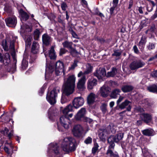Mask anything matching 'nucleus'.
Masks as SVG:
<instances>
[{"instance_id": "f3484780", "label": "nucleus", "mask_w": 157, "mask_h": 157, "mask_svg": "<svg viewBox=\"0 0 157 157\" xmlns=\"http://www.w3.org/2000/svg\"><path fill=\"white\" fill-rule=\"evenodd\" d=\"M98 81L93 78H89L87 82V87L88 90L92 89L97 84Z\"/></svg>"}, {"instance_id": "dca6fc26", "label": "nucleus", "mask_w": 157, "mask_h": 157, "mask_svg": "<svg viewBox=\"0 0 157 157\" xmlns=\"http://www.w3.org/2000/svg\"><path fill=\"white\" fill-rule=\"evenodd\" d=\"M94 75L98 79H100L104 77L106 75L105 70L103 68H99L96 70V72L94 73Z\"/></svg>"}, {"instance_id": "2f4dec72", "label": "nucleus", "mask_w": 157, "mask_h": 157, "mask_svg": "<svg viewBox=\"0 0 157 157\" xmlns=\"http://www.w3.org/2000/svg\"><path fill=\"white\" fill-rule=\"evenodd\" d=\"M147 89L150 92L153 93L157 92V86L156 85H154L148 86Z\"/></svg>"}, {"instance_id": "052dcab7", "label": "nucleus", "mask_w": 157, "mask_h": 157, "mask_svg": "<svg viewBox=\"0 0 157 157\" xmlns=\"http://www.w3.org/2000/svg\"><path fill=\"white\" fill-rule=\"evenodd\" d=\"M133 49L134 51V52L136 54H138L139 53V51L136 45L134 46L133 47Z\"/></svg>"}, {"instance_id": "680f3d73", "label": "nucleus", "mask_w": 157, "mask_h": 157, "mask_svg": "<svg viewBox=\"0 0 157 157\" xmlns=\"http://www.w3.org/2000/svg\"><path fill=\"white\" fill-rule=\"evenodd\" d=\"M4 151H5V152L8 154H9L10 153V152L9 151V149L8 148L6 147V146H5L4 147Z\"/></svg>"}, {"instance_id": "13d9d810", "label": "nucleus", "mask_w": 157, "mask_h": 157, "mask_svg": "<svg viewBox=\"0 0 157 157\" xmlns=\"http://www.w3.org/2000/svg\"><path fill=\"white\" fill-rule=\"evenodd\" d=\"M67 101V100L66 99L65 97L64 96L62 95L61 97V103L62 104L65 103Z\"/></svg>"}, {"instance_id": "a211bd4d", "label": "nucleus", "mask_w": 157, "mask_h": 157, "mask_svg": "<svg viewBox=\"0 0 157 157\" xmlns=\"http://www.w3.org/2000/svg\"><path fill=\"white\" fill-rule=\"evenodd\" d=\"M140 117L142 120L146 123L151 122L152 119L151 115L148 113H143L140 115Z\"/></svg>"}, {"instance_id": "412c9836", "label": "nucleus", "mask_w": 157, "mask_h": 157, "mask_svg": "<svg viewBox=\"0 0 157 157\" xmlns=\"http://www.w3.org/2000/svg\"><path fill=\"white\" fill-rule=\"evenodd\" d=\"M39 48V44L36 42H33L32 46V52L34 54L37 53L38 52Z\"/></svg>"}, {"instance_id": "6e6552de", "label": "nucleus", "mask_w": 157, "mask_h": 157, "mask_svg": "<svg viewBox=\"0 0 157 157\" xmlns=\"http://www.w3.org/2000/svg\"><path fill=\"white\" fill-rule=\"evenodd\" d=\"M145 63L141 60H136L132 62L130 65V67L132 70H135L144 66Z\"/></svg>"}, {"instance_id": "bb28decb", "label": "nucleus", "mask_w": 157, "mask_h": 157, "mask_svg": "<svg viewBox=\"0 0 157 157\" xmlns=\"http://www.w3.org/2000/svg\"><path fill=\"white\" fill-rule=\"evenodd\" d=\"M49 56L51 59H55L56 57V55L55 54L54 47L52 46L51 49L48 52Z\"/></svg>"}, {"instance_id": "f8f14e48", "label": "nucleus", "mask_w": 157, "mask_h": 157, "mask_svg": "<svg viewBox=\"0 0 157 157\" xmlns=\"http://www.w3.org/2000/svg\"><path fill=\"white\" fill-rule=\"evenodd\" d=\"M123 137V134L122 133H119L115 136H111L108 138V142L114 141L116 143H117L121 140Z\"/></svg>"}, {"instance_id": "3c124183", "label": "nucleus", "mask_w": 157, "mask_h": 157, "mask_svg": "<svg viewBox=\"0 0 157 157\" xmlns=\"http://www.w3.org/2000/svg\"><path fill=\"white\" fill-rule=\"evenodd\" d=\"M121 54V52L119 51L116 50L114 51V53L112 54V56L118 57L120 56Z\"/></svg>"}, {"instance_id": "b1692460", "label": "nucleus", "mask_w": 157, "mask_h": 157, "mask_svg": "<svg viewBox=\"0 0 157 157\" xmlns=\"http://www.w3.org/2000/svg\"><path fill=\"white\" fill-rule=\"evenodd\" d=\"M133 89V87L131 85H124L121 88V90L124 93L130 92Z\"/></svg>"}, {"instance_id": "393cba45", "label": "nucleus", "mask_w": 157, "mask_h": 157, "mask_svg": "<svg viewBox=\"0 0 157 157\" xmlns=\"http://www.w3.org/2000/svg\"><path fill=\"white\" fill-rule=\"evenodd\" d=\"M106 132V130L105 129H100L98 130V135L100 139L102 140L104 138Z\"/></svg>"}, {"instance_id": "4468645a", "label": "nucleus", "mask_w": 157, "mask_h": 157, "mask_svg": "<svg viewBox=\"0 0 157 157\" xmlns=\"http://www.w3.org/2000/svg\"><path fill=\"white\" fill-rule=\"evenodd\" d=\"M100 93L101 96L104 98L107 97L109 92V88L107 86L103 85L100 89Z\"/></svg>"}, {"instance_id": "423d86ee", "label": "nucleus", "mask_w": 157, "mask_h": 157, "mask_svg": "<svg viewBox=\"0 0 157 157\" xmlns=\"http://www.w3.org/2000/svg\"><path fill=\"white\" fill-rule=\"evenodd\" d=\"M63 66V63L60 61H58L56 63L55 70V73L56 75L57 76L61 75L63 72V75H65Z\"/></svg>"}, {"instance_id": "7c9ffc66", "label": "nucleus", "mask_w": 157, "mask_h": 157, "mask_svg": "<svg viewBox=\"0 0 157 157\" xmlns=\"http://www.w3.org/2000/svg\"><path fill=\"white\" fill-rule=\"evenodd\" d=\"M130 103V102L126 100H125L124 102H122L121 104L118 105L119 108L121 109H124L126 106L128 105V104Z\"/></svg>"}, {"instance_id": "c9c22d12", "label": "nucleus", "mask_w": 157, "mask_h": 157, "mask_svg": "<svg viewBox=\"0 0 157 157\" xmlns=\"http://www.w3.org/2000/svg\"><path fill=\"white\" fill-rule=\"evenodd\" d=\"M4 10L6 12L8 13H10L12 12L11 6L7 4L5 5Z\"/></svg>"}, {"instance_id": "338daca9", "label": "nucleus", "mask_w": 157, "mask_h": 157, "mask_svg": "<svg viewBox=\"0 0 157 157\" xmlns=\"http://www.w3.org/2000/svg\"><path fill=\"white\" fill-rule=\"evenodd\" d=\"M13 132H10L8 134H7V136L8 137V138H9V139H10L11 138V137H12V136H13Z\"/></svg>"}, {"instance_id": "f03ea898", "label": "nucleus", "mask_w": 157, "mask_h": 157, "mask_svg": "<svg viewBox=\"0 0 157 157\" xmlns=\"http://www.w3.org/2000/svg\"><path fill=\"white\" fill-rule=\"evenodd\" d=\"M75 140L72 137L66 138L62 142L61 147L64 151L67 152L74 151L75 149Z\"/></svg>"}, {"instance_id": "6e6d98bb", "label": "nucleus", "mask_w": 157, "mask_h": 157, "mask_svg": "<svg viewBox=\"0 0 157 157\" xmlns=\"http://www.w3.org/2000/svg\"><path fill=\"white\" fill-rule=\"evenodd\" d=\"M157 17V8H156V10L155 11V13L151 17V19L152 20H154Z\"/></svg>"}, {"instance_id": "a878e982", "label": "nucleus", "mask_w": 157, "mask_h": 157, "mask_svg": "<svg viewBox=\"0 0 157 157\" xmlns=\"http://www.w3.org/2000/svg\"><path fill=\"white\" fill-rule=\"evenodd\" d=\"M73 105L70 104L67 106L63 110V113L64 115H67L69 112L73 110Z\"/></svg>"}, {"instance_id": "58836bf2", "label": "nucleus", "mask_w": 157, "mask_h": 157, "mask_svg": "<svg viewBox=\"0 0 157 157\" xmlns=\"http://www.w3.org/2000/svg\"><path fill=\"white\" fill-rule=\"evenodd\" d=\"M69 50L71 54L73 56H75L78 53V52L75 49L73 48L72 47L70 48Z\"/></svg>"}, {"instance_id": "bf43d9fd", "label": "nucleus", "mask_w": 157, "mask_h": 157, "mask_svg": "<svg viewBox=\"0 0 157 157\" xmlns=\"http://www.w3.org/2000/svg\"><path fill=\"white\" fill-rule=\"evenodd\" d=\"M14 41H12L10 43V48L11 50L14 49Z\"/></svg>"}, {"instance_id": "473e14b6", "label": "nucleus", "mask_w": 157, "mask_h": 157, "mask_svg": "<svg viewBox=\"0 0 157 157\" xmlns=\"http://www.w3.org/2000/svg\"><path fill=\"white\" fill-rule=\"evenodd\" d=\"M117 72L116 68H113L111 71L108 72L107 76L108 77H113L116 74Z\"/></svg>"}, {"instance_id": "20e7f679", "label": "nucleus", "mask_w": 157, "mask_h": 157, "mask_svg": "<svg viewBox=\"0 0 157 157\" xmlns=\"http://www.w3.org/2000/svg\"><path fill=\"white\" fill-rule=\"evenodd\" d=\"M59 92V89L55 88L51 91L49 95L47 96V99L50 104L52 105L54 104L56 102V98Z\"/></svg>"}, {"instance_id": "e2e57ef3", "label": "nucleus", "mask_w": 157, "mask_h": 157, "mask_svg": "<svg viewBox=\"0 0 157 157\" xmlns=\"http://www.w3.org/2000/svg\"><path fill=\"white\" fill-rule=\"evenodd\" d=\"M153 7H153L152 6H147V10L149 12H151L153 10Z\"/></svg>"}, {"instance_id": "7ed1b4c3", "label": "nucleus", "mask_w": 157, "mask_h": 157, "mask_svg": "<svg viewBox=\"0 0 157 157\" xmlns=\"http://www.w3.org/2000/svg\"><path fill=\"white\" fill-rule=\"evenodd\" d=\"M92 68L90 67V68L85 71L84 73L82 71H80L78 74V77H80L81 76L82 77L78 80L77 83V88L79 90H82L85 88V83L86 81L85 75L86 74H88L91 72Z\"/></svg>"}, {"instance_id": "0e129e2a", "label": "nucleus", "mask_w": 157, "mask_h": 157, "mask_svg": "<svg viewBox=\"0 0 157 157\" xmlns=\"http://www.w3.org/2000/svg\"><path fill=\"white\" fill-rule=\"evenodd\" d=\"M133 4V1L132 0H130L129 2V7L128 8L130 9L132 7Z\"/></svg>"}, {"instance_id": "f257e3e1", "label": "nucleus", "mask_w": 157, "mask_h": 157, "mask_svg": "<svg viewBox=\"0 0 157 157\" xmlns=\"http://www.w3.org/2000/svg\"><path fill=\"white\" fill-rule=\"evenodd\" d=\"M75 77L74 75H68L67 79H64L63 94L68 96L72 94L75 87Z\"/></svg>"}, {"instance_id": "4d7b16f0", "label": "nucleus", "mask_w": 157, "mask_h": 157, "mask_svg": "<svg viewBox=\"0 0 157 157\" xmlns=\"http://www.w3.org/2000/svg\"><path fill=\"white\" fill-rule=\"evenodd\" d=\"M124 98V97L121 96H120L119 98L118 99L117 101V105H119V104L123 100Z\"/></svg>"}, {"instance_id": "49530a36", "label": "nucleus", "mask_w": 157, "mask_h": 157, "mask_svg": "<svg viewBox=\"0 0 157 157\" xmlns=\"http://www.w3.org/2000/svg\"><path fill=\"white\" fill-rule=\"evenodd\" d=\"M117 4H116L115 3H113V6L110 8V13L111 15L113 14V11L115 9V8L117 6Z\"/></svg>"}, {"instance_id": "37998d69", "label": "nucleus", "mask_w": 157, "mask_h": 157, "mask_svg": "<svg viewBox=\"0 0 157 157\" xmlns=\"http://www.w3.org/2000/svg\"><path fill=\"white\" fill-rule=\"evenodd\" d=\"M114 141H112L111 142H108L109 144V146L108 147V150H113L114 149V147L115 146V144L114 143Z\"/></svg>"}, {"instance_id": "cd10ccee", "label": "nucleus", "mask_w": 157, "mask_h": 157, "mask_svg": "<svg viewBox=\"0 0 157 157\" xmlns=\"http://www.w3.org/2000/svg\"><path fill=\"white\" fill-rule=\"evenodd\" d=\"M121 90L119 89H116L114 90L112 92L111 95V97L113 98H116L118 95H119V93Z\"/></svg>"}, {"instance_id": "c03bdc74", "label": "nucleus", "mask_w": 157, "mask_h": 157, "mask_svg": "<svg viewBox=\"0 0 157 157\" xmlns=\"http://www.w3.org/2000/svg\"><path fill=\"white\" fill-rule=\"evenodd\" d=\"M25 41L26 43H28V44L29 45H30L31 43L30 42L32 40V37L30 36H26L25 37Z\"/></svg>"}, {"instance_id": "5701e85b", "label": "nucleus", "mask_w": 157, "mask_h": 157, "mask_svg": "<svg viewBox=\"0 0 157 157\" xmlns=\"http://www.w3.org/2000/svg\"><path fill=\"white\" fill-rule=\"evenodd\" d=\"M32 27L31 25H25L22 27H21V33H23L26 32H30L31 31Z\"/></svg>"}, {"instance_id": "aec40b11", "label": "nucleus", "mask_w": 157, "mask_h": 157, "mask_svg": "<svg viewBox=\"0 0 157 157\" xmlns=\"http://www.w3.org/2000/svg\"><path fill=\"white\" fill-rule=\"evenodd\" d=\"M42 41L43 44L46 45L49 44L51 41V37L48 35L44 34L42 35Z\"/></svg>"}, {"instance_id": "1a4fd4ad", "label": "nucleus", "mask_w": 157, "mask_h": 157, "mask_svg": "<svg viewBox=\"0 0 157 157\" xmlns=\"http://www.w3.org/2000/svg\"><path fill=\"white\" fill-rule=\"evenodd\" d=\"M86 113V109L84 108H82L75 116V118L76 120L82 121L85 118Z\"/></svg>"}, {"instance_id": "a18cd8bd", "label": "nucleus", "mask_w": 157, "mask_h": 157, "mask_svg": "<svg viewBox=\"0 0 157 157\" xmlns=\"http://www.w3.org/2000/svg\"><path fill=\"white\" fill-rule=\"evenodd\" d=\"M2 45L4 50L8 51V48L7 45V43L6 41H3L2 43Z\"/></svg>"}, {"instance_id": "9b49d317", "label": "nucleus", "mask_w": 157, "mask_h": 157, "mask_svg": "<svg viewBox=\"0 0 157 157\" xmlns=\"http://www.w3.org/2000/svg\"><path fill=\"white\" fill-rule=\"evenodd\" d=\"M50 146L51 149L54 152L55 157H63L62 154L59 151V147L57 144H51Z\"/></svg>"}, {"instance_id": "f704fd0d", "label": "nucleus", "mask_w": 157, "mask_h": 157, "mask_svg": "<svg viewBox=\"0 0 157 157\" xmlns=\"http://www.w3.org/2000/svg\"><path fill=\"white\" fill-rule=\"evenodd\" d=\"M21 16L23 20L26 21L27 20L29 16V15L23 11L22 10L21 11Z\"/></svg>"}, {"instance_id": "72a5a7b5", "label": "nucleus", "mask_w": 157, "mask_h": 157, "mask_svg": "<svg viewBox=\"0 0 157 157\" xmlns=\"http://www.w3.org/2000/svg\"><path fill=\"white\" fill-rule=\"evenodd\" d=\"M143 134L145 136H151L152 135L153 130L151 129H147L142 131Z\"/></svg>"}, {"instance_id": "69168bd1", "label": "nucleus", "mask_w": 157, "mask_h": 157, "mask_svg": "<svg viewBox=\"0 0 157 157\" xmlns=\"http://www.w3.org/2000/svg\"><path fill=\"white\" fill-rule=\"evenodd\" d=\"M11 50L12 51V52L11 53V55L13 56V58H15V50H14V49Z\"/></svg>"}, {"instance_id": "ea45409f", "label": "nucleus", "mask_w": 157, "mask_h": 157, "mask_svg": "<svg viewBox=\"0 0 157 157\" xmlns=\"http://www.w3.org/2000/svg\"><path fill=\"white\" fill-rule=\"evenodd\" d=\"M99 146L97 143H95L94 144V146L92 149V152L93 154H95L98 150Z\"/></svg>"}, {"instance_id": "5fc2aeb1", "label": "nucleus", "mask_w": 157, "mask_h": 157, "mask_svg": "<svg viewBox=\"0 0 157 157\" xmlns=\"http://www.w3.org/2000/svg\"><path fill=\"white\" fill-rule=\"evenodd\" d=\"M82 121H83L89 123H90L93 120L92 119L86 117H85V118Z\"/></svg>"}, {"instance_id": "2eb2a0df", "label": "nucleus", "mask_w": 157, "mask_h": 157, "mask_svg": "<svg viewBox=\"0 0 157 157\" xmlns=\"http://www.w3.org/2000/svg\"><path fill=\"white\" fill-rule=\"evenodd\" d=\"M5 21L7 26L14 27L17 24V20L15 17H9L5 19Z\"/></svg>"}, {"instance_id": "0eeeda50", "label": "nucleus", "mask_w": 157, "mask_h": 157, "mask_svg": "<svg viewBox=\"0 0 157 157\" xmlns=\"http://www.w3.org/2000/svg\"><path fill=\"white\" fill-rule=\"evenodd\" d=\"M85 102L83 98L81 96L75 97L73 101L74 108L77 109L83 105Z\"/></svg>"}, {"instance_id": "603ef678", "label": "nucleus", "mask_w": 157, "mask_h": 157, "mask_svg": "<svg viewBox=\"0 0 157 157\" xmlns=\"http://www.w3.org/2000/svg\"><path fill=\"white\" fill-rule=\"evenodd\" d=\"M67 50L63 48H61L60 50L59 55L61 56L63 54L67 52Z\"/></svg>"}, {"instance_id": "4be33fe9", "label": "nucleus", "mask_w": 157, "mask_h": 157, "mask_svg": "<svg viewBox=\"0 0 157 157\" xmlns=\"http://www.w3.org/2000/svg\"><path fill=\"white\" fill-rule=\"evenodd\" d=\"M95 95L93 93H91L88 96L87 98V102L89 104H93L94 101Z\"/></svg>"}, {"instance_id": "39448f33", "label": "nucleus", "mask_w": 157, "mask_h": 157, "mask_svg": "<svg viewBox=\"0 0 157 157\" xmlns=\"http://www.w3.org/2000/svg\"><path fill=\"white\" fill-rule=\"evenodd\" d=\"M84 129L83 127L80 124L75 125L72 130L73 135L76 137H81L83 133Z\"/></svg>"}, {"instance_id": "774afa93", "label": "nucleus", "mask_w": 157, "mask_h": 157, "mask_svg": "<svg viewBox=\"0 0 157 157\" xmlns=\"http://www.w3.org/2000/svg\"><path fill=\"white\" fill-rule=\"evenodd\" d=\"M152 75L154 77H157V70L152 74Z\"/></svg>"}, {"instance_id": "79ce46f5", "label": "nucleus", "mask_w": 157, "mask_h": 157, "mask_svg": "<svg viewBox=\"0 0 157 157\" xmlns=\"http://www.w3.org/2000/svg\"><path fill=\"white\" fill-rule=\"evenodd\" d=\"M147 49L150 51L155 48V45L153 43H149V44L147 45Z\"/></svg>"}, {"instance_id": "c85d7f7f", "label": "nucleus", "mask_w": 157, "mask_h": 157, "mask_svg": "<svg viewBox=\"0 0 157 157\" xmlns=\"http://www.w3.org/2000/svg\"><path fill=\"white\" fill-rule=\"evenodd\" d=\"M106 154L109 155L110 157H119L118 154L117 152L114 153L112 150H108Z\"/></svg>"}, {"instance_id": "ddd939ff", "label": "nucleus", "mask_w": 157, "mask_h": 157, "mask_svg": "<svg viewBox=\"0 0 157 157\" xmlns=\"http://www.w3.org/2000/svg\"><path fill=\"white\" fill-rule=\"evenodd\" d=\"M0 62L3 63L5 65H7L10 62V56L8 53H6L4 57L0 53Z\"/></svg>"}, {"instance_id": "6ab92c4d", "label": "nucleus", "mask_w": 157, "mask_h": 157, "mask_svg": "<svg viewBox=\"0 0 157 157\" xmlns=\"http://www.w3.org/2000/svg\"><path fill=\"white\" fill-rule=\"evenodd\" d=\"M146 39L147 37L145 36H143L139 42V47L141 51H142L144 50V46L147 42Z\"/></svg>"}, {"instance_id": "e433bc0d", "label": "nucleus", "mask_w": 157, "mask_h": 157, "mask_svg": "<svg viewBox=\"0 0 157 157\" xmlns=\"http://www.w3.org/2000/svg\"><path fill=\"white\" fill-rule=\"evenodd\" d=\"M107 104L103 103L101 104L100 108L104 114L107 111Z\"/></svg>"}, {"instance_id": "864d4df0", "label": "nucleus", "mask_w": 157, "mask_h": 157, "mask_svg": "<svg viewBox=\"0 0 157 157\" xmlns=\"http://www.w3.org/2000/svg\"><path fill=\"white\" fill-rule=\"evenodd\" d=\"M9 130L6 128H5L1 132L2 134H3L4 135H7Z\"/></svg>"}, {"instance_id": "a19ab883", "label": "nucleus", "mask_w": 157, "mask_h": 157, "mask_svg": "<svg viewBox=\"0 0 157 157\" xmlns=\"http://www.w3.org/2000/svg\"><path fill=\"white\" fill-rule=\"evenodd\" d=\"M40 32L39 30L36 29L34 32V35L35 39L37 40L39 37Z\"/></svg>"}, {"instance_id": "de8ad7c7", "label": "nucleus", "mask_w": 157, "mask_h": 157, "mask_svg": "<svg viewBox=\"0 0 157 157\" xmlns=\"http://www.w3.org/2000/svg\"><path fill=\"white\" fill-rule=\"evenodd\" d=\"M77 61H74V63L71 65V67H69V70H73L75 67L77 66Z\"/></svg>"}, {"instance_id": "c756f323", "label": "nucleus", "mask_w": 157, "mask_h": 157, "mask_svg": "<svg viewBox=\"0 0 157 157\" xmlns=\"http://www.w3.org/2000/svg\"><path fill=\"white\" fill-rule=\"evenodd\" d=\"M73 43L72 42H69L67 41H66L63 42L62 44L64 48H67L69 49L72 47Z\"/></svg>"}, {"instance_id": "8fccbe9b", "label": "nucleus", "mask_w": 157, "mask_h": 157, "mask_svg": "<svg viewBox=\"0 0 157 157\" xmlns=\"http://www.w3.org/2000/svg\"><path fill=\"white\" fill-rule=\"evenodd\" d=\"M92 142V138L90 137H88L84 141V142L86 144H90Z\"/></svg>"}, {"instance_id": "09e8293b", "label": "nucleus", "mask_w": 157, "mask_h": 157, "mask_svg": "<svg viewBox=\"0 0 157 157\" xmlns=\"http://www.w3.org/2000/svg\"><path fill=\"white\" fill-rule=\"evenodd\" d=\"M62 9L63 11H65L66 8L67 7V5L66 3L62 2L61 5Z\"/></svg>"}, {"instance_id": "4c0bfd02", "label": "nucleus", "mask_w": 157, "mask_h": 157, "mask_svg": "<svg viewBox=\"0 0 157 157\" xmlns=\"http://www.w3.org/2000/svg\"><path fill=\"white\" fill-rule=\"evenodd\" d=\"M28 63L26 60L23 59L22 62V68L23 70L25 69L28 67Z\"/></svg>"}, {"instance_id": "9d476101", "label": "nucleus", "mask_w": 157, "mask_h": 157, "mask_svg": "<svg viewBox=\"0 0 157 157\" xmlns=\"http://www.w3.org/2000/svg\"><path fill=\"white\" fill-rule=\"evenodd\" d=\"M60 122L65 128L68 129L69 128V120L67 117V115L62 116L60 118Z\"/></svg>"}]
</instances>
